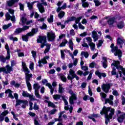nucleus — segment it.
<instances>
[{"mask_svg": "<svg viewBox=\"0 0 125 125\" xmlns=\"http://www.w3.org/2000/svg\"><path fill=\"white\" fill-rule=\"evenodd\" d=\"M101 115H105V124L108 125V123L109 122V119H112L114 114H115V109L112 108L111 109V107L104 106L103 110L101 111Z\"/></svg>", "mask_w": 125, "mask_h": 125, "instance_id": "1", "label": "nucleus"}, {"mask_svg": "<svg viewBox=\"0 0 125 125\" xmlns=\"http://www.w3.org/2000/svg\"><path fill=\"white\" fill-rule=\"evenodd\" d=\"M22 66L23 72H24L25 75V80L27 86L28 90L31 91L32 89V85H31V83H30V80L31 78H32V74H30V70H29V69L28 67H27V65L25 62H22Z\"/></svg>", "mask_w": 125, "mask_h": 125, "instance_id": "2", "label": "nucleus"}, {"mask_svg": "<svg viewBox=\"0 0 125 125\" xmlns=\"http://www.w3.org/2000/svg\"><path fill=\"white\" fill-rule=\"evenodd\" d=\"M39 31V30L38 28H33L31 30V32L27 33L25 35H22L21 38L22 39V41L23 42H28L29 41V38L30 37H33L35 34H37L38 32Z\"/></svg>", "mask_w": 125, "mask_h": 125, "instance_id": "3", "label": "nucleus"}, {"mask_svg": "<svg viewBox=\"0 0 125 125\" xmlns=\"http://www.w3.org/2000/svg\"><path fill=\"white\" fill-rule=\"evenodd\" d=\"M110 47L111 48V51L112 52H113L114 53V55L115 56H118L119 59H121V58L122 57V55H123V53L122 52V51L119 49H118V46H114V43H112L110 45Z\"/></svg>", "mask_w": 125, "mask_h": 125, "instance_id": "4", "label": "nucleus"}, {"mask_svg": "<svg viewBox=\"0 0 125 125\" xmlns=\"http://www.w3.org/2000/svg\"><path fill=\"white\" fill-rule=\"evenodd\" d=\"M75 78L77 81H79L80 80V77L77 76L75 71L72 69H70L69 71V73L67 74V79L68 80L71 81L72 83V82H73V80H74Z\"/></svg>", "mask_w": 125, "mask_h": 125, "instance_id": "5", "label": "nucleus"}, {"mask_svg": "<svg viewBox=\"0 0 125 125\" xmlns=\"http://www.w3.org/2000/svg\"><path fill=\"white\" fill-rule=\"evenodd\" d=\"M8 11L10 14H12V16H10L9 13H7L5 14L6 20H11L12 22H15V16H14V10L12 9H9Z\"/></svg>", "mask_w": 125, "mask_h": 125, "instance_id": "6", "label": "nucleus"}, {"mask_svg": "<svg viewBox=\"0 0 125 125\" xmlns=\"http://www.w3.org/2000/svg\"><path fill=\"white\" fill-rule=\"evenodd\" d=\"M117 116L118 117L117 121L118 123H123L125 120V113L122 112L121 110L117 111Z\"/></svg>", "mask_w": 125, "mask_h": 125, "instance_id": "7", "label": "nucleus"}, {"mask_svg": "<svg viewBox=\"0 0 125 125\" xmlns=\"http://www.w3.org/2000/svg\"><path fill=\"white\" fill-rule=\"evenodd\" d=\"M69 93L71 95L69 97V103L71 105L74 104L75 100H77V94L73 92L71 89L69 90Z\"/></svg>", "mask_w": 125, "mask_h": 125, "instance_id": "8", "label": "nucleus"}, {"mask_svg": "<svg viewBox=\"0 0 125 125\" xmlns=\"http://www.w3.org/2000/svg\"><path fill=\"white\" fill-rule=\"evenodd\" d=\"M44 0H43L42 3H38L37 5V6L41 13H44L45 10H44V7H43V5H45V6H46L47 5V3H46V2H44Z\"/></svg>", "mask_w": 125, "mask_h": 125, "instance_id": "9", "label": "nucleus"}, {"mask_svg": "<svg viewBox=\"0 0 125 125\" xmlns=\"http://www.w3.org/2000/svg\"><path fill=\"white\" fill-rule=\"evenodd\" d=\"M49 59V56H46L44 57L43 59H42L41 60H39L38 61V66L39 67H42V64L43 65L45 64H47V61L46 60Z\"/></svg>", "mask_w": 125, "mask_h": 125, "instance_id": "10", "label": "nucleus"}, {"mask_svg": "<svg viewBox=\"0 0 125 125\" xmlns=\"http://www.w3.org/2000/svg\"><path fill=\"white\" fill-rule=\"evenodd\" d=\"M47 39L49 42H54L56 36L55 33L52 31L47 33Z\"/></svg>", "mask_w": 125, "mask_h": 125, "instance_id": "11", "label": "nucleus"}, {"mask_svg": "<svg viewBox=\"0 0 125 125\" xmlns=\"http://www.w3.org/2000/svg\"><path fill=\"white\" fill-rule=\"evenodd\" d=\"M110 88H111V84H110V83H104L102 85V89L105 93H108V92H109V90H110Z\"/></svg>", "mask_w": 125, "mask_h": 125, "instance_id": "12", "label": "nucleus"}, {"mask_svg": "<svg viewBox=\"0 0 125 125\" xmlns=\"http://www.w3.org/2000/svg\"><path fill=\"white\" fill-rule=\"evenodd\" d=\"M42 83L43 84H46V86H48L49 88L50 89L51 94L52 95L53 94V91H54V88L52 87V85L50 83H47V80L46 79H43L42 80Z\"/></svg>", "mask_w": 125, "mask_h": 125, "instance_id": "13", "label": "nucleus"}, {"mask_svg": "<svg viewBox=\"0 0 125 125\" xmlns=\"http://www.w3.org/2000/svg\"><path fill=\"white\" fill-rule=\"evenodd\" d=\"M21 22H20V24H21V25H30V24H32L33 23V21L30 20L27 21V19L24 17H21Z\"/></svg>", "mask_w": 125, "mask_h": 125, "instance_id": "14", "label": "nucleus"}, {"mask_svg": "<svg viewBox=\"0 0 125 125\" xmlns=\"http://www.w3.org/2000/svg\"><path fill=\"white\" fill-rule=\"evenodd\" d=\"M99 35H97V33L95 31H93L92 33V38L94 39V42H96L99 39V37L101 36V32L99 31L98 33Z\"/></svg>", "mask_w": 125, "mask_h": 125, "instance_id": "15", "label": "nucleus"}, {"mask_svg": "<svg viewBox=\"0 0 125 125\" xmlns=\"http://www.w3.org/2000/svg\"><path fill=\"white\" fill-rule=\"evenodd\" d=\"M37 42L38 43H45L46 42V36H39L37 39Z\"/></svg>", "mask_w": 125, "mask_h": 125, "instance_id": "16", "label": "nucleus"}, {"mask_svg": "<svg viewBox=\"0 0 125 125\" xmlns=\"http://www.w3.org/2000/svg\"><path fill=\"white\" fill-rule=\"evenodd\" d=\"M9 59H10V55H9V57H8L7 54L6 57H4L3 55H0V62L1 63H5L6 60H9Z\"/></svg>", "mask_w": 125, "mask_h": 125, "instance_id": "17", "label": "nucleus"}, {"mask_svg": "<svg viewBox=\"0 0 125 125\" xmlns=\"http://www.w3.org/2000/svg\"><path fill=\"white\" fill-rule=\"evenodd\" d=\"M61 4H62L61 2H59L57 3V5L58 6H59V7L57 10V12H59L60 10H61L62 9H66V7H67V4H66V3H64L63 4V5L61 7H60V6H61Z\"/></svg>", "mask_w": 125, "mask_h": 125, "instance_id": "18", "label": "nucleus"}, {"mask_svg": "<svg viewBox=\"0 0 125 125\" xmlns=\"http://www.w3.org/2000/svg\"><path fill=\"white\" fill-rule=\"evenodd\" d=\"M114 100V96L113 95H110L109 99H105V104L109 103L110 105H113L114 103L113 101Z\"/></svg>", "mask_w": 125, "mask_h": 125, "instance_id": "19", "label": "nucleus"}, {"mask_svg": "<svg viewBox=\"0 0 125 125\" xmlns=\"http://www.w3.org/2000/svg\"><path fill=\"white\" fill-rule=\"evenodd\" d=\"M5 70V73L6 74H9L10 72H12L13 71V68L12 67V66H10L9 65H7L4 67Z\"/></svg>", "mask_w": 125, "mask_h": 125, "instance_id": "20", "label": "nucleus"}, {"mask_svg": "<svg viewBox=\"0 0 125 125\" xmlns=\"http://www.w3.org/2000/svg\"><path fill=\"white\" fill-rule=\"evenodd\" d=\"M105 19H108L107 23L108 25H113L114 24V22H115V18L114 17L105 18Z\"/></svg>", "mask_w": 125, "mask_h": 125, "instance_id": "21", "label": "nucleus"}, {"mask_svg": "<svg viewBox=\"0 0 125 125\" xmlns=\"http://www.w3.org/2000/svg\"><path fill=\"white\" fill-rule=\"evenodd\" d=\"M95 75H96V76H98L99 77V79H102V77H103L104 78H105L107 76L106 75V73H101L99 72V71H96Z\"/></svg>", "mask_w": 125, "mask_h": 125, "instance_id": "22", "label": "nucleus"}, {"mask_svg": "<svg viewBox=\"0 0 125 125\" xmlns=\"http://www.w3.org/2000/svg\"><path fill=\"white\" fill-rule=\"evenodd\" d=\"M19 0H9L7 1L8 6H12L16 2H18Z\"/></svg>", "mask_w": 125, "mask_h": 125, "instance_id": "23", "label": "nucleus"}, {"mask_svg": "<svg viewBox=\"0 0 125 125\" xmlns=\"http://www.w3.org/2000/svg\"><path fill=\"white\" fill-rule=\"evenodd\" d=\"M12 91H11L10 89H8L5 91V93H6V94H8V97L10 98L13 99L14 97H13V95H12Z\"/></svg>", "mask_w": 125, "mask_h": 125, "instance_id": "24", "label": "nucleus"}, {"mask_svg": "<svg viewBox=\"0 0 125 125\" xmlns=\"http://www.w3.org/2000/svg\"><path fill=\"white\" fill-rule=\"evenodd\" d=\"M68 46L71 50H74V43L72 39H69L68 42Z\"/></svg>", "mask_w": 125, "mask_h": 125, "instance_id": "25", "label": "nucleus"}, {"mask_svg": "<svg viewBox=\"0 0 125 125\" xmlns=\"http://www.w3.org/2000/svg\"><path fill=\"white\" fill-rule=\"evenodd\" d=\"M37 2V1H35L32 2H27V6L30 10H32L33 9V6H34V4Z\"/></svg>", "mask_w": 125, "mask_h": 125, "instance_id": "26", "label": "nucleus"}, {"mask_svg": "<svg viewBox=\"0 0 125 125\" xmlns=\"http://www.w3.org/2000/svg\"><path fill=\"white\" fill-rule=\"evenodd\" d=\"M125 42V39L124 37H119L117 39L118 44H123Z\"/></svg>", "mask_w": 125, "mask_h": 125, "instance_id": "27", "label": "nucleus"}, {"mask_svg": "<svg viewBox=\"0 0 125 125\" xmlns=\"http://www.w3.org/2000/svg\"><path fill=\"white\" fill-rule=\"evenodd\" d=\"M125 27V22L120 21L117 23V27L118 29H123Z\"/></svg>", "mask_w": 125, "mask_h": 125, "instance_id": "28", "label": "nucleus"}, {"mask_svg": "<svg viewBox=\"0 0 125 125\" xmlns=\"http://www.w3.org/2000/svg\"><path fill=\"white\" fill-rule=\"evenodd\" d=\"M76 20V17H71L67 18V20L65 21V23H68L69 22H72L73 21H75Z\"/></svg>", "mask_w": 125, "mask_h": 125, "instance_id": "29", "label": "nucleus"}, {"mask_svg": "<svg viewBox=\"0 0 125 125\" xmlns=\"http://www.w3.org/2000/svg\"><path fill=\"white\" fill-rule=\"evenodd\" d=\"M63 84H59V93H63L64 92V89L62 87Z\"/></svg>", "mask_w": 125, "mask_h": 125, "instance_id": "30", "label": "nucleus"}, {"mask_svg": "<svg viewBox=\"0 0 125 125\" xmlns=\"http://www.w3.org/2000/svg\"><path fill=\"white\" fill-rule=\"evenodd\" d=\"M22 32H23V31L22 30V28H19L16 29V30L14 32V35H19V34H20V33H22Z\"/></svg>", "mask_w": 125, "mask_h": 125, "instance_id": "31", "label": "nucleus"}, {"mask_svg": "<svg viewBox=\"0 0 125 125\" xmlns=\"http://www.w3.org/2000/svg\"><path fill=\"white\" fill-rule=\"evenodd\" d=\"M67 50H61V54L62 59H65V53Z\"/></svg>", "mask_w": 125, "mask_h": 125, "instance_id": "32", "label": "nucleus"}, {"mask_svg": "<svg viewBox=\"0 0 125 125\" xmlns=\"http://www.w3.org/2000/svg\"><path fill=\"white\" fill-rule=\"evenodd\" d=\"M68 43V41L66 39H64L62 42L60 44L61 47H63V46H66V44Z\"/></svg>", "mask_w": 125, "mask_h": 125, "instance_id": "33", "label": "nucleus"}, {"mask_svg": "<svg viewBox=\"0 0 125 125\" xmlns=\"http://www.w3.org/2000/svg\"><path fill=\"white\" fill-rule=\"evenodd\" d=\"M33 87L35 89V91H37L41 88V86L39 85V83H36L34 84Z\"/></svg>", "mask_w": 125, "mask_h": 125, "instance_id": "34", "label": "nucleus"}, {"mask_svg": "<svg viewBox=\"0 0 125 125\" xmlns=\"http://www.w3.org/2000/svg\"><path fill=\"white\" fill-rule=\"evenodd\" d=\"M103 60L104 61V62L103 63V65L104 68V69H106V67H107V58L105 57L103 58Z\"/></svg>", "mask_w": 125, "mask_h": 125, "instance_id": "35", "label": "nucleus"}, {"mask_svg": "<svg viewBox=\"0 0 125 125\" xmlns=\"http://www.w3.org/2000/svg\"><path fill=\"white\" fill-rule=\"evenodd\" d=\"M5 48L7 50V56L9 57L10 55V50L9 49V47L8 44L5 45Z\"/></svg>", "mask_w": 125, "mask_h": 125, "instance_id": "36", "label": "nucleus"}, {"mask_svg": "<svg viewBox=\"0 0 125 125\" xmlns=\"http://www.w3.org/2000/svg\"><path fill=\"white\" fill-rule=\"evenodd\" d=\"M90 47V49L92 51H94V49H95V43L92 42L88 44Z\"/></svg>", "mask_w": 125, "mask_h": 125, "instance_id": "37", "label": "nucleus"}, {"mask_svg": "<svg viewBox=\"0 0 125 125\" xmlns=\"http://www.w3.org/2000/svg\"><path fill=\"white\" fill-rule=\"evenodd\" d=\"M65 16V12L64 11H62L60 12V13L58 14V17L60 18V19H62Z\"/></svg>", "mask_w": 125, "mask_h": 125, "instance_id": "38", "label": "nucleus"}, {"mask_svg": "<svg viewBox=\"0 0 125 125\" xmlns=\"http://www.w3.org/2000/svg\"><path fill=\"white\" fill-rule=\"evenodd\" d=\"M23 101L24 100H17L16 107H17V106H20V105H21V104H22Z\"/></svg>", "mask_w": 125, "mask_h": 125, "instance_id": "39", "label": "nucleus"}, {"mask_svg": "<svg viewBox=\"0 0 125 125\" xmlns=\"http://www.w3.org/2000/svg\"><path fill=\"white\" fill-rule=\"evenodd\" d=\"M35 64H34V62H33L32 61H30V64H29V69L31 70V71H34L35 68L34 67Z\"/></svg>", "mask_w": 125, "mask_h": 125, "instance_id": "40", "label": "nucleus"}, {"mask_svg": "<svg viewBox=\"0 0 125 125\" xmlns=\"http://www.w3.org/2000/svg\"><path fill=\"white\" fill-rule=\"evenodd\" d=\"M98 116V114H92L90 116H89L88 118L92 120L93 122H95V119L94 118H96Z\"/></svg>", "mask_w": 125, "mask_h": 125, "instance_id": "41", "label": "nucleus"}, {"mask_svg": "<svg viewBox=\"0 0 125 125\" xmlns=\"http://www.w3.org/2000/svg\"><path fill=\"white\" fill-rule=\"evenodd\" d=\"M12 25V24L11 23H9L7 25L4 24L2 26V29L3 30H6V29H8L9 27H11Z\"/></svg>", "mask_w": 125, "mask_h": 125, "instance_id": "42", "label": "nucleus"}, {"mask_svg": "<svg viewBox=\"0 0 125 125\" xmlns=\"http://www.w3.org/2000/svg\"><path fill=\"white\" fill-rule=\"evenodd\" d=\"M85 0H82V2L83 3L82 6H83V7H88L89 4H88V3L84 2L85 1Z\"/></svg>", "mask_w": 125, "mask_h": 125, "instance_id": "43", "label": "nucleus"}, {"mask_svg": "<svg viewBox=\"0 0 125 125\" xmlns=\"http://www.w3.org/2000/svg\"><path fill=\"white\" fill-rule=\"evenodd\" d=\"M65 113V111H62L60 113L59 116V119H55V122H59L60 120H61V117H62V115Z\"/></svg>", "mask_w": 125, "mask_h": 125, "instance_id": "44", "label": "nucleus"}, {"mask_svg": "<svg viewBox=\"0 0 125 125\" xmlns=\"http://www.w3.org/2000/svg\"><path fill=\"white\" fill-rule=\"evenodd\" d=\"M81 56H84L85 58H87L89 56L88 53L87 52H82L81 54Z\"/></svg>", "mask_w": 125, "mask_h": 125, "instance_id": "45", "label": "nucleus"}, {"mask_svg": "<svg viewBox=\"0 0 125 125\" xmlns=\"http://www.w3.org/2000/svg\"><path fill=\"white\" fill-rule=\"evenodd\" d=\"M47 21L48 23L53 22V15H50V17L47 19Z\"/></svg>", "mask_w": 125, "mask_h": 125, "instance_id": "46", "label": "nucleus"}, {"mask_svg": "<svg viewBox=\"0 0 125 125\" xmlns=\"http://www.w3.org/2000/svg\"><path fill=\"white\" fill-rule=\"evenodd\" d=\"M53 98H54V100H59L61 98V95L56 94L53 96Z\"/></svg>", "mask_w": 125, "mask_h": 125, "instance_id": "47", "label": "nucleus"}, {"mask_svg": "<svg viewBox=\"0 0 125 125\" xmlns=\"http://www.w3.org/2000/svg\"><path fill=\"white\" fill-rule=\"evenodd\" d=\"M63 101L64 102V104H65V106H64V109L65 110H69V105H68V101H67V100H66V99L63 100Z\"/></svg>", "mask_w": 125, "mask_h": 125, "instance_id": "48", "label": "nucleus"}, {"mask_svg": "<svg viewBox=\"0 0 125 125\" xmlns=\"http://www.w3.org/2000/svg\"><path fill=\"white\" fill-rule=\"evenodd\" d=\"M100 96L102 98V100L103 101V99H105L107 97V95L105 93L101 92L100 93Z\"/></svg>", "mask_w": 125, "mask_h": 125, "instance_id": "49", "label": "nucleus"}, {"mask_svg": "<svg viewBox=\"0 0 125 125\" xmlns=\"http://www.w3.org/2000/svg\"><path fill=\"white\" fill-rule=\"evenodd\" d=\"M48 107H51L52 108H55V104H53V103H51V102L47 101Z\"/></svg>", "mask_w": 125, "mask_h": 125, "instance_id": "50", "label": "nucleus"}, {"mask_svg": "<svg viewBox=\"0 0 125 125\" xmlns=\"http://www.w3.org/2000/svg\"><path fill=\"white\" fill-rule=\"evenodd\" d=\"M22 95L23 97H29L30 94L27 93V91H22Z\"/></svg>", "mask_w": 125, "mask_h": 125, "instance_id": "51", "label": "nucleus"}, {"mask_svg": "<svg viewBox=\"0 0 125 125\" xmlns=\"http://www.w3.org/2000/svg\"><path fill=\"white\" fill-rule=\"evenodd\" d=\"M22 104L21 108L25 109V108H26V106H27V104H28V102L27 101H23Z\"/></svg>", "mask_w": 125, "mask_h": 125, "instance_id": "52", "label": "nucleus"}, {"mask_svg": "<svg viewBox=\"0 0 125 125\" xmlns=\"http://www.w3.org/2000/svg\"><path fill=\"white\" fill-rule=\"evenodd\" d=\"M61 80L62 81V82H63V83H66V82H67V78L63 75L61 76Z\"/></svg>", "mask_w": 125, "mask_h": 125, "instance_id": "53", "label": "nucleus"}, {"mask_svg": "<svg viewBox=\"0 0 125 125\" xmlns=\"http://www.w3.org/2000/svg\"><path fill=\"white\" fill-rule=\"evenodd\" d=\"M82 18H83V17H79L77 18H76L75 20H74L76 24H79V22L81 21Z\"/></svg>", "mask_w": 125, "mask_h": 125, "instance_id": "54", "label": "nucleus"}, {"mask_svg": "<svg viewBox=\"0 0 125 125\" xmlns=\"http://www.w3.org/2000/svg\"><path fill=\"white\" fill-rule=\"evenodd\" d=\"M18 55L19 57H23L25 55L24 54V53L21 52L20 50H18Z\"/></svg>", "mask_w": 125, "mask_h": 125, "instance_id": "55", "label": "nucleus"}, {"mask_svg": "<svg viewBox=\"0 0 125 125\" xmlns=\"http://www.w3.org/2000/svg\"><path fill=\"white\" fill-rule=\"evenodd\" d=\"M50 49V45H49L47 46V47L45 48V50L44 51V54H46L47 52L49 51Z\"/></svg>", "mask_w": 125, "mask_h": 125, "instance_id": "56", "label": "nucleus"}, {"mask_svg": "<svg viewBox=\"0 0 125 125\" xmlns=\"http://www.w3.org/2000/svg\"><path fill=\"white\" fill-rule=\"evenodd\" d=\"M9 39L11 41H13V42H17L18 41V39L17 38H14L12 36L9 37Z\"/></svg>", "mask_w": 125, "mask_h": 125, "instance_id": "57", "label": "nucleus"}, {"mask_svg": "<svg viewBox=\"0 0 125 125\" xmlns=\"http://www.w3.org/2000/svg\"><path fill=\"white\" fill-rule=\"evenodd\" d=\"M65 38H66V34H62L59 36L58 41H59V40H62V39Z\"/></svg>", "mask_w": 125, "mask_h": 125, "instance_id": "58", "label": "nucleus"}, {"mask_svg": "<svg viewBox=\"0 0 125 125\" xmlns=\"http://www.w3.org/2000/svg\"><path fill=\"white\" fill-rule=\"evenodd\" d=\"M92 13V11H91V9H89L87 10V11L85 13V15L86 17H89V14Z\"/></svg>", "mask_w": 125, "mask_h": 125, "instance_id": "59", "label": "nucleus"}, {"mask_svg": "<svg viewBox=\"0 0 125 125\" xmlns=\"http://www.w3.org/2000/svg\"><path fill=\"white\" fill-rule=\"evenodd\" d=\"M8 114V110H4L3 112L1 113V116H3L4 118L5 116H6Z\"/></svg>", "mask_w": 125, "mask_h": 125, "instance_id": "60", "label": "nucleus"}, {"mask_svg": "<svg viewBox=\"0 0 125 125\" xmlns=\"http://www.w3.org/2000/svg\"><path fill=\"white\" fill-rule=\"evenodd\" d=\"M86 40L87 42H88V44L93 42H92V39L90 37L86 38Z\"/></svg>", "mask_w": 125, "mask_h": 125, "instance_id": "61", "label": "nucleus"}, {"mask_svg": "<svg viewBox=\"0 0 125 125\" xmlns=\"http://www.w3.org/2000/svg\"><path fill=\"white\" fill-rule=\"evenodd\" d=\"M94 2L95 3L96 6H99L101 4V3H100L99 0H94Z\"/></svg>", "mask_w": 125, "mask_h": 125, "instance_id": "62", "label": "nucleus"}, {"mask_svg": "<svg viewBox=\"0 0 125 125\" xmlns=\"http://www.w3.org/2000/svg\"><path fill=\"white\" fill-rule=\"evenodd\" d=\"M103 43V40H99V43L97 44V47H100V46H102Z\"/></svg>", "mask_w": 125, "mask_h": 125, "instance_id": "63", "label": "nucleus"}, {"mask_svg": "<svg viewBox=\"0 0 125 125\" xmlns=\"http://www.w3.org/2000/svg\"><path fill=\"white\" fill-rule=\"evenodd\" d=\"M30 28V26H23L22 28H21V29L22 30V32H24V31H26V30H28Z\"/></svg>", "mask_w": 125, "mask_h": 125, "instance_id": "64", "label": "nucleus"}]
</instances>
